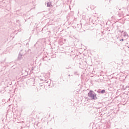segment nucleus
<instances>
[{
	"mask_svg": "<svg viewBox=\"0 0 129 129\" xmlns=\"http://www.w3.org/2000/svg\"><path fill=\"white\" fill-rule=\"evenodd\" d=\"M51 6H52V4H51V3L50 2L47 3V7H48V8H50Z\"/></svg>",
	"mask_w": 129,
	"mask_h": 129,
	"instance_id": "obj_2",
	"label": "nucleus"
},
{
	"mask_svg": "<svg viewBox=\"0 0 129 129\" xmlns=\"http://www.w3.org/2000/svg\"><path fill=\"white\" fill-rule=\"evenodd\" d=\"M45 82H46V83H48V82H49L48 81H47V80H45Z\"/></svg>",
	"mask_w": 129,
	"mask_h": 129,
	"instance_id": "obj_5",
	"label": "nucleus"
},
{
	"mask_svg": "<svg viewBox=\"0 0 129 129\" xmlns=\"http://www.w3.org/2000/svg\"><path fill=\"white\" fill-rule=\"evenodd\" d=\"M120 41H123V39H121Z\"/></svg>",
	"mask_w": 129,
	"mask_h": 129,
	"instance_id": "obj_6",
	"label": "nucleus"
},
{
	"mask_svg": "<svg viewBox=\"0 0 129 129\" xmlns=\"http://www.w3.org/2000/svg\"><path fill=\"white\" fill-rule=\"evenodd\" d=\"M105 92V90H102L101 91V93H104Z\"/></svg>",
	"mask_w": 129,
	"mask_h": 129,
	"instance_id": "obj_4",
	"label": "nucleus"
},
{
	"mask_svg": "<svg viewBox=\"0 0 129 129\" xmlns=\"http://www.w3.org/2000/svg\"><path fill=\"white\" fill-rule=\"evenodd\" d=\"M124 37H127V36H128V34H127V33H126V32H124V35H123Z\"/></svg>",
	"mask_w": 129,
	"mask_h": 129,
	"instance_id": "obj_3",
	"label": "nucleus"
},
{
	"mask_svg": "<svg viewBox=\"0 0 129 129\" xmlns=\"http://www.w3.org/2000/svg\"><path fill=\"white\" fill-rule=\"evenodd\" d=\"M88 97L91 98L92 100H96V99H97L96 93H95V92H94V91L92 90H90L89 92V93H88Z\"/></svg>",
	"mask_w": 129,
	"mask_h": 129,
	"instance_id": "obj_1",
	"label": "nucleus"
}]
</instances>
